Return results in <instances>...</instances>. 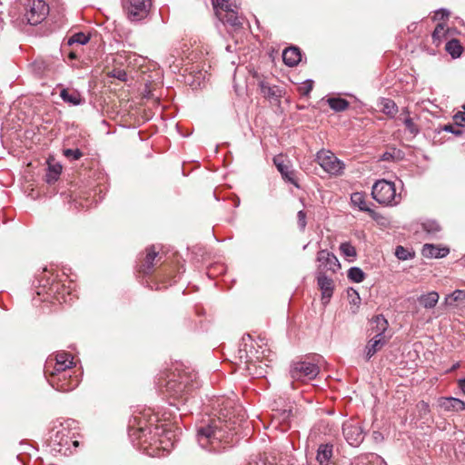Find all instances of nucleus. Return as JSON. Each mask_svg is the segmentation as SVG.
I'll list each match as a JSON object with an SVG mask.
<instances>
[{"label":"nucleus","mask_w":465,"mask_h":465,"mask_svg":"<svg viewBox=\"0 0 465 465\" xmlns=\"http://www.w3.org/2000/svg\"><path fill=\"white\" fill-rule=\"evenodd\" d=\"M221 405H224V409L221 408L220 416L208 423H203L196 431L198 444L210 452H220L229 447L233 440L235 427L228 410L232 402L224 399L218 400V406Z\"/></svg>","instance_id":"f257e3e1"},{"label":"nucleus","mask_w":465,"mask_h":465,"mask_svg":"<svg viewBox=\"0 0 465 465\" xmlns=\"http://www.w3.org/2000/svg\"><path fill=\"white\" fill-rule=\"evenodd\" d=\"M158 420V416L150 409L134 414L128 425L131 440L134 443L137 440V444L141 446L143 443H147L148 440H153L154 443L159 440L160 444H163V440L160 437L166 432V430L163 425L156 424Z\"/></svg>","instance_id":"f03ea898"},{"label":"nucleus","mask_w":465,"mask_h":465,"mask_svg":"<svg viewBox=\"0 0 465 465\" xmlns=\"http://www.w3.org/2000/svg\"><path fill=\"white\" fill-rule=\"evenodd\" d=\"M74 429H76V421L74 420H65L58 425H54L50 436L52 450L66 455L72 444L77 446L78 441L74 440L75 432L73 430Z\"/></svg>","instance_id":"7ed1b4c3"},{"label":"nucleus","mask_w":465,"mask_h":465,"mask_svg":"<svg viewBox=\"0 0 465 465\" xmlns=\"http://www.w3.org/2000/svg\"><path fill=\"white\" fill-rule=\"evenodd\" d=\"M197 386V382L190 380L186 374L172 373L165 383V393L170 400V404L177 406L184 404L188 401V393Z\"/></svg>","instance_id":"20e7f679"},{"label":"nucleus","mask_w":465,"mask_h":465,"mask_svg":"<svg viewBox=\"0 0 465 465\" xmlns=\"http://www.w3.org/2000/svg\"><path fill=\"white\" fill-rule=\"evenodd\" d=\"M371 330H375L374 336L367 342L364 349V357L369 361L378 351H380L388 342L384 333L388 329L389 323L381 314L376 315L371 322Z\"/></svg>","instance_id":"39448f33"},{"label":"nucleus","mask_w":465,"mask_h":465,"mask_svg":"<svg viewBox=\"0 0 465 465\" xmlns=\"http://www.w3.org/2000/svg\"><path fill=\"white\" fill-rule=\"evenodd\" d=\"M371 195L380 204L386 206H395L401 201V195L396 193L394 183L383 179L373 184Z\"/></svg>","instance_id":"423d86ee"},{"label":"nucleus","mask_w":465,"mask_h":465,"mask_svg":"<svg viewBox=\"0 0 465 465\" xmlns=\"http://www.w3.org/2000/svg\"><path fill=\"white\" fill-rule=\"evenodd\" d=\"M126 17L131 22H140L145 19L152 5L151 0H122Z\"/></svg>","instance_id":"0eeeda50"},{"label":"nucleus","mask_w":465,"mask_h":465,"mask_svg":"<svg viewBox=\"0 0 465 465\" xmlns=\"http://www.w3.org/2000/svg\"><path fill=\"white\" fill-rule=\"evenodd\" d=\"M49 13V7L43 0H27L25 4L24 20L28 25H36L44 21Z\"/></svg>","instance_id":"6e6552de"},{"label":"nucleus","mask_w":465,"mask_h":465,"mask_svg":"<svg viewBox=\"0 0 465 465\" xmlns=\"http://www.w3.org/2000/svg\"><path fill=\"white\" fill-rule=\"evenodd\" d=\"M316 162L331 175H341L345 168L344 163L330 150H320L316 153Z\"/></svg>","instance_id":"1a4fd4ad"},{"label":"nucleus","mask_w":465,"mask_h":465,"mask_svg":"<svg viewBox=\"0 0 465 465\" xmlns=\"http://www.w3.org/2000/svg\"><path fill=\"white\" fill-rule=\"evenodd\" d=\"M73 357L70 353L62 351L58 352L54 357H49L45 365V374L48 373L60 374V371L70 370L73 367Z\"/></svg>","instance_id":"9d476101"},{"label":"nucleus","mask_w":465,"mask_h":465,"mask_svg":"<svg viewBox=\"0 0 465 465\" xmlns=\"http://www.w3.org/2000/svg\"><path fill=\"white\" fill-rule=\"evenodd\" d=\"M319 372V366L309 361L294 362L290 369L291 377L293 380L302 381L313 380Z\"/></svg>","instance_id":"9b49d317"},{"label":"nucleus","mask_w":465,"mask_h":465,"mask_svg":"<svg viewBox=\"0 0 465 465\" xmlns=\"http://www.w3.org/2000/svg\"><path fill=\"white\" fill-rule=\"evenodd\" d=\"M47 381L49 384L58 391L66 392L73 391L78 386L79 381L76 377L73 378L70 371H60V374L48 373Z\"/></svg>","instance_id":"f8f14e48"},{"label":"nucleus","mask_w":465,"mask_h":465,"mask_svg":"<svg viewBox=\"0 0 465 465\" xmlns=\"http://www.w3.org/2000/svg\"><path fill=\"white\" fill-rule=\"evenodd\" d=\"M342 434L346 441L352 447H358L364 440V430L356 420H346L342 425Z\"/></svg>","instance_id":"ddd939ff"},{"label":"nucleus","mask_w":465,"mask_h":465,"mask_svg":"<svg viewBox=\"0 0 465 465\" xmlns=\"http://www.w3.org/2000/svg\"><path fill=\"white\" fill-rule=\"evenodd\" d=\"M317 262L318 266L316 272L326 273L330 271L334 273L341 267L338 258L327 250H321L318 252Z\"/></svg>","instance_id":"4468645a"},{"label":"nucleus","mask_w":465,"mask_h":465,"mask_svg":"<svg viewBox=\"0 0 465 465\" xmlns=\"http://www.w3.org/2000/svg\"><path fill=\"white\" fill-rule=\"evenodd\" d=\"M316 280L322 292V302L326 305L333 294L334 282L323 272H316Z\"/></svg>","instance_id":"2eb2a0df"},{"label":"nucleus","mask_w":465,"mask_h":465,"mask_svg":"<svg viewBox=\"0 0 465 465\" xmlns=\"http://www.w3.org/2000/svg\"><path fill=\"white\" fill-rule=\"evenodd\" d=\"M273 163L285 181L292 183L296 187H299L294 178V172L291 170V166L289 164L285 163L282 155H276L273 158Z\"/></svg>","instance_id":"dca6fc26"},{"label":"nucleus","mask_w":465,"mask_h":465,"mask_svg":"<svg viewBox=\"0 0 465 465\" xmlns=\"http://www.w3.org/2000/svg\"><path fill=\"white\" fill-rule=\"evenodd\" d=\"M301 59L302 54L298 47H288L282 53L283 63L290 67L296 66Z\"/></svg>","instance_id":"f3484780"},{"label":"nucleus","mask_w":465,"mask_h":465,"mask_svg":"<svg viewBox=\"0 0 465 465\" xmlns=\"http://www.w3.org/2000/svg\"><path fill=\"white\" fill-rule=\"evenodd\" d=\"M449 252L448 248H439L434 244L426 243L422 247L421 253L426 258H443L448 255Z\"/></svg>","instance_id":"a211bd4d"},{"label":"nucleus","mask_w":465,"mask_h":465,"mask_svg":"<svg viewBox=\"0 0 465 465\" xmlns=\"http://www.w3.org/2000/svg\"><path fill=\"white\" fill-rule=\"evenodd\" d=\"M158 252L154 250L153 246H151L146 249V255L143 259V262L140 265L139 271L143 274L151 273L153 268V261L155 260Z\"/></svg>","instance_id":"6ab92c4d"},{"label":"nucleus","mask_w":465,"mask_h":465,"mask_svg":"<svg viewBox=\"0 0 465 465\" xmlns=\"http://www.w3.org/2000/svg\"><path fill=\"white\" fill-rule=\"evenodd\" d=\"M259 87L261 90V94L266 99H277L282 96V90L276 85H270L265 81L259 82Z\"/></svg>","instance_id":"aec40b11"},{"label":"nucleus","mask_w":465,"mask_h":465,"mask_svg":"<svg viewBox=\"0 0 465 465\" xmlns=\"http://www.w3.org/2000/svg\"><path fill=\"white\" fill-rule=\"evenodd\" d=\"M440 406L448 411H465V401L454 397L444 398L440 403Z\"/></svg>","instance_id":"412c9836"},{"label":"nucleus","mask_w":465,"mask_h":465,"mask_svg":"<svg viewBox=\"0 0 465 465\" xmlns=\"http://www.w3.org/2000/svg\"><path fill=\"white\" fill-rule=\"evenodd\" d=\"M351 203L354 207H358L360 211L366 212L371 215L374 214L373 210L368 207L366 196L363 193L356 192L351 193Z\"/></svg>","instance_id":"4be33fe9"},{"label":"nucleus","mask_w":465,"mask_h":465,"mask_svg":"<svg viewBox=\"0 0 465 465\" xmlns=\"http://www.w3.org/2000/svg\"><path fill=\"white\" fill-rule=\"evenodd\" d=\"M60 96L64 102L72 105H80L84 103V99L82 98L80 93L75 90L70 92L68 89H62L60 92Z\"/></svg>","instance_id":"5701e85b"},{"label":"nucleus","mask_w":465,"mask_h":465,"mask_svg":"<svg viewBox=\"0 0 465 465\" xmlns=\"http://www.w3.org/2000/svg\"><path fill=\"white\" fill-rule=\"evenodd\" d=\"M439 293L437 292H430L422 294L418 298L419 303L426 309H432L439 301Z\"/></svg>","instance_id":"b1692460"},{"label":"nucleus","mask_w":465,"mask_h":465,"mask_svg":"<svg viewBox=\"0 0 465 465\" xmlns=\"http://www.w3.org/2000/svg\"><path fill=\"white\" fill-rule=\"evenodd\" d=\"M332 456V445L322 444L317 451V460L321 465H327Z\"/></svg>","instance_id":"393cba45"},{"label":"nucleus","mask_w":465,"mask_h":465,"mask_svg":"<svg viewBox=\"0 0 465 465\" xmlns=\"http://www.w3.org/2000/svg\"><path fill=\"white\" fill-rule=\"evenodd\" d=\"M423 231L429 235L430 239L439 238V234L441 232L440 225L433 220H428L422 223Z\"/></svg>","instance_id":"a878e982"},{"label":"nucleus","mask_w":465,"mask_h":465,"mask_svg":"<svg viewBox=\"0 0 465 465\" xmlns=\"http://www.w3.org/2000/svg\"><path fill=\"white\" fill-rule=\"evenodd\" d=\"M445 49L453 58L460 57L463 50L459 40L457 39H451L447 42Z\"/></svg>","instance_id":"bb28decb"},{"label":"nucleus","mask_w":465,"mask_h":465,"mask_svg":"<svg viewBox=\"0 0 465 465\" xmlns=\"http://www.w3.org/2000/svg\"><path fill=\"white\" fill-rule=\"evenodd\" d=\"M465 302V291L455 290L445 298V302L450 306H456V302L463 303Z\"/></svg>","instance_id":"cd10ccee"},{"label":"nucleus","mask_w":465,"mask_h":465,"mask_svg":"<svg viewBox=\"0 0 465 465\" xmlns=\"http://www.w3.org/2000/svg\"><path fill=\"white\" fill-rule=\"evenodd\" d=\"M328 104L335 112H342L349 107V102L343 98H329Z\"/></svg>","instance_id":"c85d7f7f"},{"label":"nucleus","mask_w":465,"mask_h":465,"mask_svg":"<svg viewBox=\"0 0 465 465\" xmlns=\"http://www.w3.org/2000/svg\"><path fill=\"white\" fill-rule=\"evenodd\" d=\"M62 167L59 164L49 166L45 174V181L47 183H54L59 178Z\"/></svg>","instance_id":"c756f323"},{"label":"nucleus","mask_w":465,"mask_h":465,"mask_svg":"<svg viewBox=\"0 0 465 465\" xmlns=\"http://www.w3.org/2000/svg\"><path fill=\"white\" fill-rule=\"evenodd\" d=\"M347 276L353 282L360 283L364 281L365 273L359 267H351L348 270Z\"/></svg>","instance_id":"7c9ffc66"},{"label":"nucleus","mask_w":465,"mask_h":465,"mask_svg":"<svg viewBox=\"0 0 465 465\" xmlns=\"http://www.w3.org/2000/svg\"><path fill=\"white\" fill-rule=\"evenodd\" d=\"M221 19L223 23H226L233 27H240L242 25V21L237 15V11L228 12V14H225L224 16Z\"/></svg>","instance_id":"2f4dec72"},{"label":"nucleus","mask_w":465,"mask_h":465,"mask_svg":"<svg viewBox=\"0 0 465 465\" xmlns=\"http://www.w3.org/2000/svg\"><path fill=\"white\" fill-rule=\"evenodd\" d=\"M340 251L343 256L348 258L354 259L357 256L355 247L349 242L341 243Z\"/></svg>","instance_id":"473e14b6"},{"label":"nucleus","mask_w":465,"mask_h":465,"mask_svg":"<svg viewBox=\"0 0 465 465\" xmlns=\"http://www.w3.org/2000/svg\"><path fill=\"white\" fill-rule=\"evenodd\" d=\"M382 107L381 111L388 114V115H393L397 113V105L396 104L390 99H384L381 103Z\"/></svg>","instance_id":"72a5a7b5"},{"label":"nucleus","mask_w":465,"mask_h":465,"mask_svg":"<svg viewBox=\"0 0 465 465\" xmlns=\"http://www.w3.org/2000/svg\"><path fill=\"white\" fill-rule=\"evenodd\" d=\"M89 41V37L84 33H76L68 39V45L73 44L85 45Z\"/></svg>","instance_id":"f704fd0d"},{"label":"nucleus","mask_w":465,"mask_h":465,"mask_svg":"<svg viewBox=\"0 0 465 465\" xmlns=\"http://www.w3.org/2000/svg\"><path fill=\"white\" fill-rule=\"evenodd\" d=\"M395 255L399 260L407 261L412 258V253L401 245L396 247Z\"/></svg>","instance_id":"c9c22d12"},{"label":"nucleus","mask_w":465,"mask_h":465,"mask_svg":"<svg viewBox=\"0 0 465 465\" xmlns=\"http://www.w3.org/2000/svg\"><path fill=\"white\" fill-rule=\"evenodd\" d=\"M64 155L71 160V161H76L79 160L83 156V153L80 151V149H64L63 151Z\"/></svg>","instance_id":"e433bc0d"},{"label":"nucleus","mask_w":465,"mask_h":465,"mask_svg":"<svg viewBox=\"0 0 465 465\" xmlns=\"http://www.w3.org/2000/svg\"><path fill=\"white\" fill-rule=\"evenodd\" d=\"M312 87H313V81L311 79H308V80L302 82L298 86V92L301 95L307 96L312 90Z\"/></svg>","instance_id":"4c0bfd02"},{"label":"nucleus","mask_w":465,"mask_h":465,"mask_svg":"<svg viewBox=\"0 0 465 465\" xmlns=\"http://www.w3.org/2000/svg\"><path fill=\"white\" fill-rule=\"evenodd\" d=\"M107 75L109 77H114L121 82H126L127 81V74L124 70L121 68H114L112 71L108 72Z\"/></svg>","instance_id":"58836bf2"},{"label":"nucleus","mask_w":465,"mask_h":465,"mask_svg":"<svg viewBox=\"0 0 465 465\" xmlns=\"http://www.w3.org/2000/svg\"><path fill=\"white\" fill-rule=\"evenodd\" d=\"M366 460V462H361L362 465H387L384 460L377 454H371Z\"/></svg>","instance_id":"ea45409f"},{"label":"nucleus","mask_w":465,"mask_h":465,"mask_svg":"<svg viewBox=\"0 0 465 465\" xmlns=\"http://www.w3.org/2000/svg\"><path fill=\"white\" fill-rule=\"evenodd\" d=\"M406 129L410 132L411 135H416L419 133V129L417 125L414 124L413 120L411 117H406L403 121Z\"/></svg>","instance_id":"a19ab883"},{"label":"nucleus","mask_w":465,"mask_h":465,"mask_svg":"<svg viewBox=\"0 0 465 465\" xmlns=\"http://www.w3.org/2000/svg\"><path fill=\"white\" fill-rule=\"evenodd\" d=\"M248 465H272L265 455H259L250 461Z\"/></svg>","instance_id":"79ce46f5"},{"label":"nucleus","mask_w":465,"mask_h":465,"mask_svg":"<svg viewBox=\"0 0 465 465\" xmlns=\"http://www.w3.org/2000/svg\"><path fill=\"white\" fill-rule=\"evenodd\" d=\"M169 433H171V431H167L166 430V432L162 434V436L160 437L163 440V444H160L159 440H157L156 443H154L153 440H148L147 442H149L150 445H153V444L157 445V444H159V446H156V449H159V447H161L163 450H167V444H165V439H167V440L170 439L169 436H168Z\"/></svg>","instance_id":"37998d69"},{"label":"nucleus","mask_w":465,"mask_h":465,"mask_svg":"<svg viewBox=\"0 0 465 465\" xmlns=\"http://www.w3.org/2000/svg\"><path fill=\"white\" fill-rule=\"evenodd\" d=\"M455 124L459 126H465V112H458L453 117Z\"/></svg>","instance_id":"c03bdc74"},{"label":"nucleus","mask_w":465,"mask_h":465,"mask_svg":"<svg viewBox=\"0 0 465 465\" xmlns=\"http://www.w3.org/2000/svg\"><path fill=\"white\" fill-rule=\"evenodd\" d=\"M444 34H445L444 25L441 24H439L436 25V27L432 33V37L434 40H437V39H440L441 37V35H443Z\"/></svg>","instance_id":"a18cd8bd"},{"label":"nucleus","mask_w":465,"mask_h":465,"mask_svg":"<svg viewBox=\"0 0 465 465\" xmlns=\"http://www.w3.org/2000/svg\"><path fill=\"white\" fill-rule=\"evenodd\" d=\"M298 225L301 230H304L306 227V213L303 211H299L297 213Z\"/></svg>","instance_id":"49530a36"},{"label":"nucleus","mask_w":465,"mask_h":465,"mask_svg":"<svg viewBox=\"0 0 465 465\" xmlns=\"http://www.w3.org/2000/svg\"><path fill=\"white\" fill-rule=\"evenodd\" d=\"M443 130L455 135H460L462 134L460 129L454 127L452 124L444 125Z\"/></svg>","instance_id":"de8ad7c7"},{"label":"nucleus","mask_w":465,"mask_h":465,"mask_svg":"<svg viewBox=\"0 0 465 465\" xmlns=\"http://www.w3.org/2000/svg\"><path fill=\"white\" fill-rule=\"evenodd\" d=\"M266 350H262L261 351H255V354L253 356H248L250 361H253L254 359L257 361H262L263 358L266 357L265 355Z\"/></svg>","instance_id":"09e8293b"},{"label":"nucleus","mask_w":465,"mask_h":465,"mask_svg":"<svg viewBox=\"0 0 465 465\" xmlns=\"http://www.w3.org/2000/svg\"><path fill=\"white\" fill-rule=\"evenodd\" d=\"M238 9V6L235 5V4H232V3H226L224 8L223 10H224L226 12V14H228V12H231V11H237Z\"/></svg>","instance_id":"8fccbe9b"},{"label":"nucleus","mask_w":465,"mask_h":465,"mask_svg":"<svg viewBox=\"0 0 465 465\" xmlns=\"http://www.w3.org/2000/svg\"><path fill=\"white\" fill-rule=\"evenodd\" d=\"M436 15L440 19H444L450 15V12L447 9H440L436 12Z\"/></svg>","instance_id":"3c124183"},{"label":"nucleus","mask_w":465,"mask_h":465,"mask_svg":"<svg viewBox=\"0 0 465 465\" xmlns=\"http://www.w3.org/2000/svg\"><path fill=\"white\" fill-rule=\"evenodd\" d=\"M229 0H216L215 4H214V8H221V9H223L226 3H228Z\"/></svg>","instance_id":"603ef678"},{"label":"nucleus","mask_w":465,"mask_h":465,"mask_svg":"<svg viewBox=\"0 0 465 465\" xmlns=\"http://www.w3.org/2000/svg\"><path fill=\"white\" fill-rule=\"evenodd\" d=\"M292 411L291 410H283L282 412V420H287L291 416Z\"/></svg>","instance_id":"864d4df0"},{"label":"nucleus","mask_w":465,"mask_h":465,"mask_svg":"<svg viewBox=\"0 0 465 465\" xmlns=\"http://www.w3.org/2000/svg\"><path fill=\"white\" fill-rule=\"evenodd\" d=\"M459 388L465 394V378L459 380Z\"/></svg>","instance_id":"5fc2aeb1"},{"label":"nucleus","mask_w":465,"mask_h":465,"mask_svg":"<svg viewBox=\"0 0 465 465\" xmlns=\"http://www.w3.org/2000/svg\"><path fill=\"white\" fill-rule=\"evenodd\" d=\"M372 436L375 440H379L382 438L381 434L379 431H374Z\"/></svg>","instance_id":"6e6d98bb"},{"label":"nucleus","mask_w":465,"mask_h":465,"mask_svg":"<svg viewBox=\"0 0 465 465\" xmlns=\"http://www.w3.org/2000/svg\"><path fill=\"white\" fill-rule=\"evenodd\" d=\"M68 57L71 60H74V59L77 58V55H76V54L74 52H70L69 54H68Z\"/></svg>","instance_id":"4d7b16f0"},{"label":"nucleus","mask_w":465,"mask_h":465,"mask_svg":"<svg viewBox=\"0 0 465 465\" xmlns=\"http://www.w3.org/2000/svg\"><path fill=\"white\" fill-rule=\"evenodd\" d=\"M459 365H460L459 363H456V364H454V365H453V367H452L451 369H452V370H455L456 368H458V367H459Z\"/></svg>","instance_id":"13d9d810"},{"label":"nucleus","mask_w":465,"mask_h":465,"mask_svg":"<svg viewBox=\"0 0 465 465\" xmlns=\"http://www.w3.org/2000/svg\"><path fill=\"white\" fill-rule=\"evenodd\" d=\"M421 404H422L426 409H428V408H429L428 404H426L425 402H423V401H422V402H421Z\"/></svg>","instance_id":"bf43d9fd"},{"label":"nucleus","mask_w":465,"mask_h":465,"mask_svg":"<svg viewBox=\"0 0 465 465\" xmlns=\"http://www.w3.org/2000/svg\"><path fill=\"white\" fill-rule=\"evenodd\" d=\"M354 293H355L357 299L360 300V296H359V294L355 291H354Z\"/></svg>","instance_id":"052dcab7"},{"label":"nucleus","mask_w":465,"mask_h":465,"mask_svg":"<svg viewBox=\"0 0 465 465\" xmlns=\"http://www.w3.org/2000/svg\"><path fill=\"white\" fill-rule=\"evenodd\" d=\"M226 49H227V51H231V46L228 45Z\"/></svg>","instance_id":"680f3d73"},{"label":"nucleus","mask_w":465,"mask_h":465,"mask_svg":"<svg viewBox=\"0 0 465 465\" xmlns=\"http://www.w3.org/2000/svg\"><path fill=\"white\" fill-rule=\"evenodd\" d=\"M462 109H463V110H464V112H465V104H463Z\"/></svg>","instance_id":"e2e57ef3"}]
</instances>
